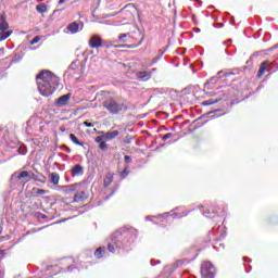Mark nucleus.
Masks as SVG:
<instances>
[{
    "label": "nucleus",
    "instance_id": "26",
    "mask_svg": "<svg viewBox=\"0 0 278 278\" xmlns=\"http://www.w3.org/2000/svg\"><path fill=\"white\" fill-rule=\"evenodd\" d=\"M129 166L126 165V167L124 168V170H122L119 173L121 179H125L127 177V175H129V170H128Z\"/></svg>",
    "mask_w": 278,
    "mask_h": 278
},
{
    "label": "nucleus",
    "instance_id": "31",
    "mask_svg": "<svg viewBox=\"0 0 278 278\" xmlns=\"http://www.w3.org/2000/svg\"><path fill=\"white\" fill-rule=\"evenodd\" d=\"M37 42H40V37H34L30 45H37Z\"/></svg>",
    "mask_w": 278,
    "mask_h": 278
},
{
    "label": "nucleus",
    "instance_id": "13",
    "mask_svg": "<svg viewBox=\"0 0 278 278\" xmlns=\"http://www.w3.org/2000/svg\"><path fill=\"white\" fill-rule=\"evenodd\" d=\"M137 77L138 79H140L141 81H149V79H151V73L150 72H138L137 73Z\"/></svg>",
    "mask_w": 278,
    "mask_h": 278
},
{
    "label": "nucleus",
    "instance_id": "43",
    "mask_svg": "<svg viewBox=\"0 0 278 278\" xmlns=\"http://www.w3.org/2000/svg\"><path fill=\"white\" fill-rule=\"evenodd\" d=\"M243 260H244V262H250V260L248 257H244Z\"/></svg>",
    "mask_w": 278,
    "mask_h": 278
},
{
    "label": "nucleus",
    "instance_id": "6",
    "mask_svg": "<svg viewBox=\"0 0 278 278\" xmlns=\"http://www.w3.org/2000/svg\"><path fill=\"white\" fill-rule=\"evenodd\" d=\"M67 75L75 77V75H81V63L79 61H74L67 70Z\"/></svg>",
    "mask_w": 278,
    "mask_h": 278
},
{
    "label": "nucleus",
    "instance_id": "9",
    "mask_svg": "<svg viewBox=\"0 0 278 278\" xmlns=\"http://www.w3.org/2000/svg\"><path fill=\"white\" fill-rule=\"evenodd\" d=\"M103 45V40L99 36H92L89 40V46L91 49H99Z\"/></svg>",
    "mask_w": 278,
    "mask_h": 278
},
{
    "label": "nucleus",
    "instance_id": "27",
    "mask_svg": "<svg viewBox=\"0 0 278 278\" xmlns=\"http://www.w3.org/2000/svg\"><path fill=\"white\" fill-rule=\"evenodd\" d=\"M214 103H218V99L216 100H206L202 102V105L207 106V105H214Z\"/></svg>",
    "mask_w": 278,
    "mask_h": 278
},
{
    "label": "nucleus",
    "instance_id": "8",
    "mask_svg": "<svg viewBox=\"0 0 278 278\" xmlns=\"http://www.w3.org/2000/svg\"><path fill=\"white\" fill-rule=\"evenodd\" d=\"M68 101H71V93H66L64 96H61L59 99H56L55 105L58 108H64V105L68 104Z\"/></svg>",
    "mask_w": 278,
    "mask_h": 278
},
{
    "label": "nucleus",
    "instance_id": "21",
    "mask_svg": "<svg viewBox=\"0 0 278 278\" xmlns=\"http://www.w3.org/2000/svg\"><path fill=\"white\" fill-rule=\"evenodd\" d=\"M103 253H105V248H98L94 252V257L101 260V257H103Z\"/></svg>",
    "mask_w": 278,
    "mask_h": 278
},
{
    "label": "nucleus",
    "instance_id": "36",
    "mask_svg": "<svg viewBox=\"0 0 278 278\" xmlns=\"http://www.w3.org/2000/svg\"><path fill=\"white\" fill-rule=\"evenodd\" d=\"M176 53L178 55H184L186 53V50L185 49L176 50Z\"/></svg>",
    "mask_w": 278,
    "mask_h": 278
},
{
    "label": "nucleus",
    "instance_id": "7",
    "mask_svg": "<svg viewBox=\"0 0 278 278\" xmlns=\"http://www.w3.org/2000/svg\"><path fill=\"white\" fill-rule=\"evenodd\" d=\"M146 220H161V223H164V220H175V216H173V213H164L159 216L146 217Z\"/></svg>",
    "mask_w": 278,
    "mask_h": 278
},
{
    "label": "nucleus",
    "instance_id": "37",
    "mask_svg": "<svg viewBox=\"0 0 278 278\" xmlns=\"http://www.w3.org/2000/svg\"><path fill=\"white\" fill-rule=\"evenodd\" d=\"M37 194H47V190L38 189Z\"/></svg>",
    "mask_w": 278,
    "mask_h": 278
},
{
    "label": "nucleus",
    "instance_id": "40",
    "mask_svg": "<svg viewBox=\"0 0 278 278\" xmlns=\"http://www.w3.org/2000/svg\"><path fill=\"white\" fill-rule=\"evenodd\" d=\"M75 186H77V185H72V186L70 187V190H75Z\"/></svg>",
    "mask_w": 278,
    "mask_h": 278
},
{
    "label": "nucleus",
    "instance_id": "12",
    "mask_svg": "<svg viewBox=\"0 0 278 278\" xmlns=\"http://www.w3.org/2000/svg\"><path fill=\"white\" fill-rule=\"evenodd\" d=\"M119 134L121 132L118 130L108 131V132H104V138L106 139V142H110V140H114V138H118Z\"/></svg>",
    "mask_w": 278,
    "mask_h": 278
},
{
    "label": "nucleus",
    "instance_id": "16",
    "mask_svg": "<svg viewBox=\"0 0 278 278\" xmlns=\"http://www.w3.org/2000/svg\"><path fill=\"white\" fill-rule=\"evenodd\" d=\"M86 199V192L77 191L74 195V203H79V201H84Z\"/></svg>",
    "mask_w": 278,
    "mask_h": 278
},
{
    "label": "nucleus",
    "instance_id": "11",
    "mask_svg": "<svg viewBox=\"0 0 278 278\" xmlns=\"http://www.w3.org/2000/svg\"><path fill=\"white\" fill-rule=\"evenodd\" d=\"M67 29H68V31H71V34H77V31L84 29V25H81L79 28V24H77L76 22H73V23L68 24Z\"/></svg>",
    "mask_w": 278,
    "mask_h": 278
},
{
    "label": "nucleus",
    "instance_id": "34",
    "mask_svg": "<svg viewBox=\"0 0 278 278\" xmlns=\"http://www.w3.org/2000/svg\"><path fill=\"white\" fill-rule=\"evenodd\" d=\"M184 216H187V214L186 213H182V214L176 213L175 214V218H184Z\"/></svg>",
    "mask_w": 278,
    "mask_h": 278
},
{
    "label": "nucleus",
    "instance_id": "1",
    "mask_svg": "<svg viewBox=\"0 0 278 278\" xmlns=\"http://www.w3.org/2000/svg\"><path fill=\"white\" fill-rule=\"evenodd\" d=\"M37 87L42 97H50L58 90V85L60 84V77L50 71H42L36 77Z\"/></svg>",
    "mask_w": 278,
    "mask_h": 278
},
{
    "label": "nucleus",
    "instance_id": "41",
    "mask_svg": "<svg viewBox=\"0 0 278 278\" xmlns=\"http://www.w3.org/2000/svg\"><path fill=\"white\" fill-rule=\"evenodd\" d=\"M66 0H59V3L62 4V3H65Z\"/></svg>",
    "mask_w": 278,
    "mask_h": 278
},
{
    "label": "nucleus",
    "instance_id": "29",
    "mask_svg": "<svg viewBox=\"0 0 278 278\" xmlns=\"http://www.w3.org/2000/svg\"><path fill=\"white\" fill-rule=\"evenodd\" d=\"M99 148L101 149V151H105V149H108V143H105V141H104V142H101V143L99 144Z\"/></svg>",
    "mask_w": 278,
    "mask_h": 278
},
{
    "label": "nucleus",
    "instance_id": "30",
    "mask_svg": "<svg viewBox=\"0 0 278 278\" xmlns=\"http://www.w3.org/2000/svg\"><path fill=\"white\" fill-rule=\"evenodd\" d=\"M18 153L21 155H25L27 153V149H25V147H22V148L18 149Z\"/></svg>",
    "mask_w": 278,
    "mask_h": 278
},
{
    "label": "nucleus",
    "instance_id": "50",
    "mask_svg": "<svg viewBox=\"0 0 278 278\" xmlns=\"http://www.w3.org/2000/svg\"><path fill=\"white\" fill-rule=\"evenodd\" d=\"M226 42H231V40H228V41H226Z\"/></svg>",
    "mask_w": 278,
    "mask_h": 278
},
{
    "label": "nucleus",
    "instance_id": "47",
    "mask_svg": "<svg viewBox=\"0 0 278 278\" xmlns=\"http://www.w3.org/2000/svg\"><path fill=\"white\" fill-rule=\"evenodd\" d=\"M123 47H127L128 49L131 48L130 46H123Z\"/></svg>",
    "mask_w": 278,
    "mask_h": 278
},
{
    "label": "nucleus",
    "instance_id": "4",
    "mask_svg": "<svg viewBox=\"0 0 278 278\" xmlns=\"http://www.w3.org/2000/svg\"><path fill=\"white\" fill-rule=\"evenodd\" d=\"M201 278H215L216 267L211 262H203L201 265Z\"/></svg>",
    "mask_w": 278,
    "mask_h": 278
},
{
    "label": "nucleus",
    "instance_id": "33",
    "mask_svg": "<svg viewBox=\"0 0 278 278\" xmlns=\"http://www.w3.org/2000/svg\"><path fill=\"white\" fill-rule=\"evenodd\" d=\"M173 136H174L173 134L168 132L163 136V140L166 141V140H168V138H173Z\"/></svg>",
    "mask_w": 278,
    "mask_h": 278
},
{
    "label": "nucleus",
    "instance_id": "44",
    "mask_svg": "<svg viewBox=\"0 0 278 278\" xmlns=\"http://www.w3.org/2000/svg\"><path fill=\"white\" fill-rule=\"evenodd\" d=\"M3 231V227L0 226V233Z\"/></svg>",
    "mask_w": 278,
    "mask_h": 278
},
{
    "label": "nucleus",
    "instance_id": "17",
    "mask_svg": "<svg viewBox=\"0 0 278 278\" xmlns=\"http://www.w3.org/2000/svg\"><path fill=\"white\" fill-rule=\"evenodd\" d=\"M50 181H51V184H53V186H58L60 184V174L51 173L50 174Z\"/></svg>",
    "mask_w": 278,
    "mask_h": 278
},
{
    "label": "nucleus",
    "instance_id": "18",
    "mask_svg": "<svg viewBox=\"0 0 278 278\" xmlns=\"http://www.w3.org/2000/svg\"><path fill=\"white\" fill-rule=\"evenodd\" d=\"M12 36V30H1L0 33V42H3V40H8Z\"/></svg>",
    "mask_w": 278,
    "mask_h": 278
},
{
    "label": "nucleus",
    "instance_id": "35",
    "mask_svg": "<svg viewBox=\"0 0 278 278\" xmlns=\"http://www.w3.org/2000/svg\"><path fill=\"white\" fill-rule=\"evenodd\" d=\"M83 125H84L85 127H94V124L88 123V122H84Z\"/></svg>",
    "mask_w": 278,
    "mask_h": 278
},
{
    "label": "nucleus",
    "instance_id": "20",
    "mask_svg": "<svg viewBox=\"0 0 278 278\" xmlns=\"http://www.w3.org/2000/svg\"><path fill=\"white\" fill-rule=\"evenodd\" d=\"M99 135L100 136L96 137V142H98V144H101V142H108L104 131H100Z\"/></svg>",
    "mask_w": 278,
    "mask_h": 278
},
{
    "label": "nucleus",
    "instance_id": "42",
    "mask_svg": "<svg viewBox=\"0 0 278 278\" xmlns=\"http://www.w3.org/2000/svg\"><path fill=\"white\" fill-rule=\"evenodd\" d=\"M229 75H233V73H228V74H226V77H229Z\"/></svg>",
    "mask_w": 278,
    "mask_h": 278
},
{
    "label": "nucleus",
    "instance_id": "15",
    "mask_svg": "<svg viewBox=\"0 0 278 278\" xmlns=\"http://www.w3.org/2000/svg\"><path fill=\"white\" fill-rule=\"evenodd\" d=\"M7 29H10V24H8L3 15H0V31H5Z\"/></svg>",
    "mask_w": 278,
    "mask_h": 278
},
{
    "label": "nucleus",
    "instance_id": "25",
    "mask_svg": "<svg viewBox=\"0 0 278 278\" xmlns=\"http://www.w3.org/2000/svg\"><path fill=\"white\" fill-rule=\"evenodd\" d=\"M203 216H205L206 218H215L216 217V212L206 211V212H203Z\"/></svg>",
    "mask_w": 278,
    "mask_h": 278
},
{
    "label": "nucleus",
    "instance_id": "32",
    "mask_svg": "<svg viewBox=\"0 0 278 278\" xmlns=\"http://www.w3.org/2000/svg\"><path fill=\"white\" fill-rule=\"evenodd\" d=\"M124 161H125L126 164H131V156L125 155Z\"/></svg>",
    "mask_w": 278,
    "mask_h": 278
},
{
    "label": "nucleus",
    "instance_id": "48",
    "mask_svg": "<svg viewBox=\"0 0 278 278\" xmlns=\"http://www.w3.org/2000/svg\"><path fill=\"white\" fill-rule=\"evenodd\" d=\"M68 270H73V267H68Z\"/></svg>",
    "mask_w": 278,
    "mask_h": 278
},
{
    "label": "nucleus",
    "instance_id": "2",
    "mask_svg": "<svg viewBox=\"0 0 278 278\" xmlns=\"http://www.w3.org/2000/svg\"><path fill=\"white\" fill-rule=\"evenodd\" d=\"M138 231L134 228L128 230H118L111 236V242L108 245L110 253H116L122 247H129L136 240Z\"/></svg>",
    "mask_w": 278,
    "mask_h": 278
},
{
    "label": "nucleus",
    "instance_id": "5",
    "mask_svg": "<svg viewBox=\"0 0 278 278\" xmlns=\"http://www.w3.org/2000/svg\"><path fill=\"white\" fill-rule=\"evenodd\" d=\"M119 12L126 16V21H131V18H134V14L137 12L136 5L126 4Z\"/></svg>",
    "mask_w": 278,
    "mask_h": 278
},
{
    "label": "nucleus",
    "instance_id": "24",
    "mask_svg": "<svg viewBox=\"0 0 278 278\" xmlns=\"http://www.w3.org/2000/svg\"><path fill=\"white\" fill-rule=\"evenodd\" d=\"M112 181H114V178L112 177V175L111 174L106 175L104 178L105 188H108V186H110V184H112Z\"/></svg>",
    "mask_w": 278,
    "mask_h": 278
},
{
    "label": "nucleus",
    "instance_id": "10",
    "mask_svg": "<svg viewBox=\"0 0 278 278\" xmlns=\"http://www.w3.org/2000/svg\"><path fill=\"white\" fill-rule=\"evenodd\" d=\"M84 175V167L79 164L72 168V177H81Z\"/></svg>",
    "mask_w": 278,
    "mask_h": 278
},
{
    "label": "nucleus",
    "instance_id": "19",
    "mask_svg": "<svg viewBox=\"0 0 278 278\" xmlns=\"http://www.w3.org/2000/svg\"><path fill=\"white\" fill-rule=\"evenodd\" d=\"M266 66H268V62L264 61L260 66L258 74H257L258 77H262L264 73H266Z\"/></svg>",
    "mask_w": 278,
    "mask_h": 278
},
{
    "label": "nucleus",
    "instance_id": "3",
    "mask_svg": "<svg viewBox=\"0 0 278 278\" xmlns=\"http://www.w3.org/2000/svg\"><path fill=\"white\" fill-rule=\"evenodd\" d=\"M103 108H105L110 114H118L119 112H123V108H125V105L112 98H109L103 102Z\"/></svg>",
    "mask_w": 278,
    "mask_h": 278
},
{
    "label": "nucleus",
    "instance_id": "49",
    "mask_svg": "<svg viewBox=\"0 0 278 278\" xmlns=\"http://www.w3.org/2000/svg\"><path fill=\"white\" fill-rule=\"evenodd\" d=\"M112 194H114V191H113V192H111V195H112Z\"/></svg>",
    "mask_w": 278,
    "mask_h": 278
},
{
    "label": "nucleus",
    "instance_id": "39",
    "mask_svg": "<svg viewBox=\"0 0 278 278\" xmlns=\"http://www.w3.org/2000/svg\"><path fill=\"white\" fill-rule=\"evenodd\" d=\"M184 261H176V266H182Z\"/></svg>",
    "mask_w": 278,
    "mask_h": 278
},
{
    "label": "nucleus",
    "instance_id": "22",
    "mask_svg": "<svg viewBox=\"0 0 278 278\" xmlns=\"http://www.w3.org/2000/svg\"><path fill=\"white\" fill-rule=\"evenodd\" d=\"M70 139L72 140V142H74V144H77L78 147H84V143L79 141V139H77V136L71 134Z\"/></svg>",
    "mask_w": 278,
    "mask_h": 278
},
{
    "label": "nucleus",
    "instance_id": "38",
    "mask_svg": "<svg viewBox=\"0 0 278 278\" xmlns=\"http://www.w3.org/2000/svg\"><path fill=\"white\" fill-rule=\"evenodd\" d=\"M128 34H121L118 40H123V38H127Z\"/></svg>",
    "mask_w": 278,
    "mask_h": 278
},
{
    "label": "nucleus",
    "instance_id": "45",
    "mask_svg": "<svg viewBox=\"0 0 278 278\" xmlns=\"http://www.w3.org/2000/svg\"><path fill=\"white\" fill-rule=\"evenodd\" d=\"M0 255H3V250H0Z\"/></svg>",
    "mask_w": 278,
    "mask_h": 278
},
{
    "label": "nucleus",
    "instance_id": "46",
    "mask_svg": "<svg viewBox=\"0 0 278 278\" xmlns=\"http://www.w3.org/2000/svg\"><path fill=\"white\" fill-rule=\"evenodd\" d=\"M169 268H170L169 266H166V267H165V270H168Z\"/></svg>",
    "mask_w": 278,
    "mask_h": 278
},
{
    "label": "nucleus",
    "instance_id": "14",
    "mask_svg": "<svg viewBox=\"0 0 278 278\" xmlns=\"http://www.w3.org/2000/svg\"><path fill=\"white\" fill-rule=\"evenodd\" d=\"M25 177H29V172L23 170L20 174H13L11 176V179H16L17 181H20V179H25Z\"/></svg>",
    "mask_w": 278,
    "mask_h": 278
},
{
    "label": "nucleus",
    "instance_id": "28",
    "mask_svg": "<svg viewBox=\"0 0 278 278\" xmlns=\"http://www.w3.org/2000/svg\"><path fill=\"white\" fill-rule=\"evenodd\" d=\"M217 83H218V77H212L210 80H207L205 86H211V84L214 85V84H217Z\"/></svg>",
    "mask_w": 278,
    "mask_h": 278
},
{
    "label": "nucleus",
    "instance_id": "23",
    "mask_svg": "<svg viewBox=\"0 0 278 278\" xmlns=\"http://www.w3.org/2000/svg\"><path fill=\"white\" fill-rule=\"evenodd\" d=\"M36 10L37 12H39V14H45V12H47V4L45 3L38 4L36 7Z\"/></svg>",
    "mask_w": 278,
    "mask_h": 278
}]
</instances>
